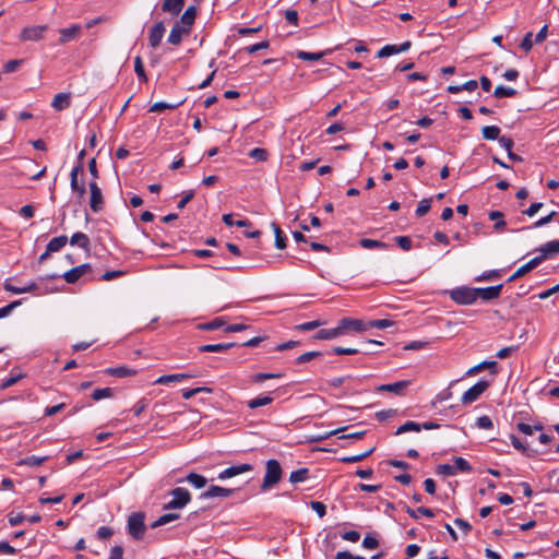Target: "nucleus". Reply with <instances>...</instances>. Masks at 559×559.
I'll list each match as a JSON object with an SVG mask.
<instances>
[{"label": "nucleus", "mask_w": 559, "mask_h": 559, "mask_svg": "<svg viewBox=\"0 0 559 559\" xmlns=\"http://www.w3.org/2000/svg\"><path fill=\"white\" fill-rule=\"evenodd\" d=\"M282 377H283L282 373L259 372V373H255V374H253L251 377V381L255 382V383H260V382H263L265 380L278 379V378H282Z\"/></svg>", "instance_id": "nucleus-41"}, {"label": "nucleus", "mask_w": 559, "mask_h": 559, "mask_svg": "<svg viewBox=\"0 0 559 559\" xmlns=\"http://www.w3.org/2000/svg\"><path fill=\"white\" fill-rule=\"evenodd\" d=\"M70 245L78 246L87 252L91 250L90 238L87 237V235L81 231H78L72 235V237L70 238Z\"/></svg>", "instance_id": "nucleus-21"}, {"label": "nucleus", "mask_w": 559, "mask_h": 559, "mask_svg": "<svg viewBox=\"0 0 559 559\" xmlns=\"http://www.w3.org/2000/svg\"><path fill=\"white\" fill-rule=\"evenodd\" d=\"M249 156L255 160L264 162L267 159L269 153L265 148L254 147L249 152Z\"/></svg>", "instance_id": "nucleus-47"}, {"label": "nucleus", "mask_w": 559, "mask_h": 559, "mask_svg": "<svg viewBox=\"0 0 559 559\" xmlns=\"http://www.w3.org/2000/svg\"><path fill=\"white\" fill-rule=\"evenodd\" d=\"M164 33L165 25L163 22H157L152 26L148 34V43L152 48H156L160 44Z\"/></svg>", "instance_id": "nucleus-15"}, {"label": "nucleus", "mask_w": 559, "mask_h": 559, "mask_svg": "<svg viewBox=\"0 0 559 559\" xmlns=\"http://www.w3.org/2000/svg\"><path fill=\"white\" fill-rule=\"evenodd\" d=\"M71 95L69 93H58L55 95L51 106L57 110H63L70 106Z\"/></svg>", "instance_id": "nucleus-22"}, {"label": "nucleus", "mask_w": 559, "mask_h": 559, "mask_svg": "<svg viewBox=\"0 0 559 559\" xmlns=\"http://www.w3.org/2000/svg\"><path fill=\"white\" fill-rule=\"evenodd\" d=\"M179 518H180L179 513H166V514H163L156 521H154L151 524V527L152 528H156V527L166 525V524H168V523H170L173 521L178 520Z\"/></svg>", "instance_id": "nucleus-31"}, {"label": "nucleus", "mask_w": 559, "mask_h": 559, "mask_svg": "<svg viewBox=\"0 0 559 559\" xmlns=\"http://www.w3.org/2000/svg\"><path fill=\"white\" fill-rule=\"evenodd\" d=\"M338 328L342 335L346 331L364 332L368 330L367 322L359 319L343 318L338 321Z\"/></svg>", "instance_id": "nucleus-7"}, {"label": "nucleus", "mask_w": 559, "mask_h": 559, "mask_svg": "<svg viewBox=\"0 0 559 559\" xmlns=\"http://www.w3.org/2000/svg\"><path fill=\"white\" fill-rule=\"evenodd\" d=\"M437 474L442 475V476H454L455 467L450 464H440L437 467Z\"/></svg>", "instance_id": "nucleus-59"}, {"label": "nucleus", "mask_w": 559, "mask_h": 559, "mask_svg": "<svg viewBox=\"0 0 559 559\" xmlns=\"http://www.w3.org/2000/svg\"><path fill=\"white\" fill-rule=\"evenodd\" d=\"M310 507L320 518H323L326 513V507L321 501H311Z\"/></svg>", "instance_id": "nucleus-64"}, {"label": "nucleus", "mask_w": 559, "mask_h": 559, "mask_svg": "<svg viewBox=\"0 0 559 559\" xmlns=\"http://www.w3.org/2000/svg\"><path fill=\"white\" fill-rule=\"evenodd\" d=\"M484 369H488L489 372L491 374H497L498 373V364L497 361L495 360H485V361H481L480 364L472 367L467 372L466 374L468 376H473V374H476L478 373L479 371L484 370Z\"/></svg>", "instance_id": "nucleus-19"}, {"label": "nucleus", "mask_w": 559, "mask_h": 559, "mask_svg": "<svg viewBox=\"0 0 559 559\" xmlns=\"http://www.w3.org/2000/svg\"><path fill=\"white\" fill-rule=\"evenodd\" d=\"M134 71L139 78L140 81L142 82H146L147 81V76H146V73H145V70H144V66H143V61H142V58L140 56H136L134 58Z\"/></svg>", "instance_id": "nucleus-44"}, {"label": "nucleus", "mask_w": 559, "mask_h": 559, "mask_svg": "<svg viewBox=\"0 0 559 559\" xmlns=\"http://www.w3.org/2000/svg\"><path fill=\"white\" fill-rule=\"evenodd\" d=\"M488 216H489L490 221H496V223L493 225V228L496 230H501L506 226V222L502 219V217H503L502 212L491 211Z\"/></svg>", "instance_id": "nucleus-43"}, {"label": "nucleus", "mask_w": 559, "mask_h": 559, "mask_svg": "<svg viewBox=\"0 0 559 559\" xmlns=\"http://www.w3.org/2000/svg\"><path fill=\"white\" fill-rule=\"evenodd\" d=\"M190 31L187 29V27L181 26L180 23H175L167 40L169 44L177 46L181 43L182 36L188 35Z\"/></svg>", "instance_id": "nucleus-17"}, {"label": "nucleus", "mask_w": 559, "mask_h": 559, "mask_svg": "<svg viewBox=\"0 0 559 559\" xmlns=\"http://www.w3.org/2000/svg\"><path fill=\"white\" fill-rule=\"evenodd\" d=\"M395 241L399 245V247L404 251H408L412 249L413 241L408 236H397L395 237Z\"/></svg>", "instance_id": "nucleus-56"}, {"label": "nucleus", "mask_w": 559, "mask_h": 559, "mask_svg": "<svg viewBox=\"0 0 559 559\" xmlns=\"http://www.w3.org/2000/svg\"><path fill=\"white\" fill-rule=\"evenodd\" d=\"M67 242L68 237L64 235L52 238L47 245L48 252H57L61 250L67 245Z\"/></svg>", "instance_id": "nucleus-30"}, {"label": "nucleus", "mask_w": 559, "mask_h": 559, "mask_svg": "<svg viewBox=\"0 0 559 559\" xmlns=\"http://www.w3.org/2000/svg\"><path fill=\"white\" fill-rule=\"evenodd\" d=\"M235 343H218V344H206L199 347V352L205 353V352H213V353H222L225 350H228L229 348L234 347Z\"/></svg>", "instance_id": "nucleus-26"}, {"label": "nucleus", "mask_w": 559, "mask_h": 559, "mask_svg": "<svg viewBox=\"0 0 559 559\" xmlns=\"http://www.w3.org/2000/svg\"><path fill=\"white\" fill-rule=\"evenodd\" d=\"M185 7V0H163L162 11L177 16Z\"/></svg>", "instance_id": "nucleus-18"}, {"label": "nucleus", "mask_w": 559, "mask_h": 559, "mask_svg": "<svg viewBox=\"0 0 559 559\" xmlns=\"http://www.w3.org/2000/svg\"><path fill=\"white\" fill-rule=\"evenodd\" d=\"M502 288H503V284L484 287V288H476L477 299L480 298L484 301H490V300L497 299L500 297Z\"/></svg>", "instance_id": "nucleus-13"}, {"label": "nucleus", "mask_w": 559, "mask_h": 559, "mask_svg": "<svg viewBox=\"0 0 559 559\" xmlns=\"http://www.w3.org/2000/svg\"><path fill=\"white\" fill-rule=\"evenodd\" d=\"M454 464L453 465L455 467V473L459 471V472H463V473H469L472 472V466L471 464L464 459V457H455L454 460Z\"/></svg>", "instance_id": "nucleus-45"}, {"label": "nucleus", "mask_w": 559, "mask_h": 559, "mask_svg": "<svg viewBox=\"0 0 559 559\" xmlns=\"http://www.w3.org/2000/svg\"><path fill=\"white\" fill-rule=\"evenodd\" d=\"M342 333L340 331L338 325L334 329H322L320 330L316 335L314 338L317 340H333L338 336H341Z\"/></svg>", "instance_id": "nucleus-29"}, {"label": "nucleus", "mask_w": 559, "mask_h": 559, "mask_svg": "<svg viewBox=\"0 0 559 559\" xmlns=\"http://www.w3.org/2000/svg\"><path fill=\"white\" fill-rule=\"evenodd\" d=\"M235 489L224 488L219 486H210L209 489L201 493V499H211V498H227L234 493Z\"/></svg>", "instance_id": "nucleus-14"}, {"label": "nucleus", "mask_w": 559, "mask_h": 559, "mask_svg": "<svg viewBox=\"0 0 559 559\" xmlns=\"http://www.w3.org/2000/svg\"><path fill=\"white\" fill-rule=\"evenodd\" d=\"M112 395H114V391L111 388H102V389L94 390V392L92 393V399L95 402H98L103 399L112 397Z\"/></svg>", "instance_id": "nucleus-40"}, {"label": "nucleus", "mask_w": 559, "mask_h": 559, "mask_svg": "<svg viewBox=\"0 0 559 559\" xmlns=\"http://www.w3.org/2000/svg\"><path fill=\"white\" fill-rule=\"evenodd\" d=\"M127 272L122 270L107 271L100 275V280L105 282L112 281L115 278L123 276Z\"/></svg>", "instance_id": "nucleus-60"}, {"label": "nucleus", "mask_w": 559, "mask_h": 559, "mask_svg": "<svg viewBox=\"0 0 559 559\" xmlns=\"http://www.w3.org/2000/svg\"><path fill=\"white\" fill-rule=\"evenodd\" d=\"M297 57L305 61H318L323 57V52L298 51Z\"/></svg>", "instance_id": "nucleus-50"}, {"label": "nucleus", "mask_w": 559, "mask_h": 559, "mask_svg": "<svg viewBox=\"0 0 559 559\" xmlns=\"http://www.w3.org/2000/svg\"><path fill=\"white\" fill-rule=\"evenodd\" d=\"M518 429L524 433V435H527V436H531L534 433L535 430H542L543 429V426L542 425H536V426H531L528 424H525V423H519L518 424Z\"/></svg>", "instance_id": "nucleus-54"}, {"label": "nucleus", "mask_w": 559, "mask_h": 559, "mask_svg": "<svg viewBox=\"0 0 559 559\" xmlns=\"http://www.w3.org/2000/svg\"><path fill=\"white\" fill-rule=\"evenodd\" d=\"M373 448L367 450L366 452H362L360 454H357V455H353V456H344L341 459V462L343 463H357V462H360L362 461L364 459H366L367 456H369L372 452H373Z\"/></svg>", "instance_id": "nucleus-46"}, {"label": "nucleus", "mask_w": 559, "mask_h": 559, "mask_svg": "<svg viewBox=\"0 0 559 559\" xmlns=\"http://www.w3.org/2000/svg\"><path fill=\"white\" fill-rule=\"evenodd\" d=\"M409 384L411 381L402 380L394 383L381 384L377 390L380 392H392L396 395H403Z\"/></svg>", "instance_id": "nucleus-16"}, {"label": "nucleus", "mask_w": 559, "mask_h": 559, "mask_svg": "<svg viewBox=\"0 0 559 559\" xmlns=\"http://www.w3.org/2000/svg\"><path fill=\"white\" fill-rule=\"evenodd\" d=\"M20 305L21 300H14L9 305L0 308V319L8 317Z\"/></svg>", "instance_id": "nucleus-62"}, {"label": "nucleus", "mask_w": 559, "mask_h": 559, "mask_svg": "<svg viewBox=\"0 0 559 559\" xmlns=\"http://www.w3.org/2000/svg\"><path fill=\"white\" fill-rule=\"evenodd\" d=\"M47 25H32L24 27L19 36L21 41H38L44 38Z\"/></svg>", "instance_id": "nucleus-5"}, {"label": "nucleus", "mask_w": 559, "mask_h": 559, "mask_svg": "<svg viewBox=\"0 0 559 559\" xmlns=\"http://www.w3.org/2000/svg\"><path fill=\"white\" fill-rule=\"evenodd\" d=\"M224 324H225V322H224V320L222 318H216V319H214V320H212L210 322L201 324L200 328L202 330H205V331H213V330L219 329Z\"/></svg>", "instance_id": "nucleus-53"}, {"label": "nucleus", "mask_w": 559, "mask_h": 559, "mask_svg": "<svg viewBox=\"0 0 559 559\" xmlns=\"http://www.w3.org/2000/svg\"><path fill=\"white\" fill-rule=\"evenodd\" d=\"M431 207V199H423L419 201L418 206L416 209V215L418 217H423L426 215Z\"/></svg>", "instance_id": "nucleus-48"}, {"label": "nucleus", "mask_w": 559, "mask_h": 559, "mask_svg": "<svg viewBox=\"0 0 559 559\" xmlns=\"http://www.w3.org/2000/svg\"><path fill=\"white\" fill-rule=\"evenodd\" d=\"M407 514L413 519H418V514H421L427 518H433L435 513L431 509L426 507H419L417 510H413L411 508H406Z\"/></svg>", "instance_id": "nucleus-38"}, {"label": "nucleus", "mask_w": 559, "mask_h": 559, "mask_svg": "<svg viewBox=\"0 0 559 559\" xmlns=\"http://www.w3.org/2000/svg\"><path fill=\"white\" fill-rule=\"evenodd\" d=\"M22 378H24V374L23 373H17V374H13L11 373L10 377L5 378L1 384H0V389L1 390H5L12 385H14L19 380H21Z\"/></svg>", "instance_id": "nucleus-49"}, {"label": "nucleus", "mask_w": 559, "mask_h": 559, "mask_svg": "<svg viewBox=\"0 0 559 559\" xmlns=\"http://www.w3.org/2000/svg\"><path fill=\"white\" fill-rule=\"evenodd\" d=\"M92 272V265L88 263H84L81 265H78L66 273H63L62 277L64 281L69 284L76 283L82 276L88 274Z\"/></svg>", "instance_id": "nucleus-8"}, {"label": "nucleus", "mask_w": 559, "mask_h": 559, "mask_svg": "<svg viewBox=\"0 0 559 559\" xmlns=\"http://www.w3.org/2000/svg\"><path fill=\"white\" fill-rule=\"evenodd\" d=\"M368 329L370 328H377V329H386L393 325V322L388 319H379L367 322Z\"/></svg>", "instance_id": "nucleus-55"}, {"label": "nucleus", "mask_w": 559, "mask_h": 559, "mask_svg": "<svg viewBox=\"0 0 559 559\" xmlns=\"http://www.w3.org/2000/svg\"><path fill=\"white\" fill-rule=\"evenodd\" d=\"M271 227L275 235V247L280 250L285 249L286 248V236L284 235V233L282 231L280 226L275 222L271 223Z\"/></svg>", "instance_id": "nucleus-28"}, {"label": "nucleus", "mask_w": 559, "mask_h": 559, "mask_svg": "<svg viewBox=\"0 0 559 559\" xmlns=\"http://www.w3.org/2000/svg\"><path fill=\"white\" fill-rule=\"evenodd\" d=\"M273 402V397L270 395H260L255 399L248 401L247 405L251 409H255L261 406L269 405Z\"/></svg>", "instance_id": "nucleus-32"}, {"label": "nucleus", "mask_w": 559, "mask_h": 559, "mask_svg": "<svg viewBox=\"0 0 559 559\" xmlns=\"http://www.w3.org/2000/svg\"><path fill=\"white\" fill-rule=\"evenodd\" d=\"M534 43H535V40L533 41V33L528 32L525 34L524 38L522 39L520 47L524 51L528 52L533 48Z\"/></svg>", "instance_id": "nucleus-61"}, {"label": "nucleus", "mask_w": 559, "mask_h": 559, "mask_svg": "<svg viewBox=\"0 0 559 559\" xmlns=\"http://www.w3.org/2000/svg\"><path fill=\"white\" fill-rule=\"evenodd\" d=\"M411 41L406 40L401 45H385L378 52V58H385L401 52H405L411 48Z\"/></svg>", "instance_id": "nucleus-12"}, {"label": "nucleus", "mask_w": 559, "mask_h": 559, "mask_svg": "<svg viewBox=\"0 0 559 559\" xmlns=\"http://www.w3.org/2000/svg\"><path fill=\"white\" fill-rule=\"evenodd\" d=\"M197 16V8L194 5H190L180 16V20L177 23H180L181 26L187 27V29L191 31V27L194 23Z\"/></svg>", "instance_id": "nucleus-20"}, {"label": "nucleus", "mask_w": 559, "mask_h": 559, "mask_svg": "<svg viewBox=\"0 0 559 559\" xmlns=\"http://www.w3.org/2000/svg\"><path fill=\"white\" fill-rule=\"evenodd\" d=\"M489 388V382L486 380H479L462 395L463 404H471L479 399V396Z\"/></svg>", "instance_id": "nucleus-6"}, {"label": "nucleus", "mask_w": 559, "mask_h": 559, "mask_svg": "<svg viewBox=\"0 0 559 559\" xmlns=\"http://www.w3.org/2000/svg\"><path fill=\"white\" fill-rule=\"evenodd\" d=\"M545 259H547V258L544 254V252H542L540 255H537V257L533 258L527 263H525L523 266L526 269L527 272H531L536 266H538Z\"/></svg>", "instance_id": "nucleus-57"}, {"label": "nucleus", "mask_w": 559, "mask_h": 559, "mask_svg": "<svg viewBox=\"0 0 559 559\" xmlns=\"http://www.w3.org/2000/svg\"><path fill=\"white\" fill-rule=\"evenodd\" d=\"M451 300L457 305H473L477 300L476 287L461 286L449 292Z\"/></svg>", "instance_id": "nucleus-2"}, {"label": "nucleus", "mask_w": 559, "mask_h": 559, "mask_svg": "<svg viewBox=\"0 0 559 559\" xmlns=\"http://www.w3.org/2000/svg\"><path fill=\"white\" fill-rule=\"evenodd\" d=\"M145 515L143 512H134L128 518V533L135 539L141 540L145 534Z\"/></svg>", "instance_id": "nucleus-3"}, {"label": "nucleus", "mask_w": 559, "mask_h": 559, "mask_svg": "<svg viewBox=\"0 0 559 559\" xmlns=\"http://www.w3.org/2000/svg\"><path fill=\"white\" fill-rule=\"evenodd\" d=\"M169 495L173 499L164 506L165 510L182 509L191 501L189 490L183 487L174 488Z\"/></svg>", "instance_id": "nucleus-4"}, {"label": "nucleus", "mask_w": 559, "mask_h": 559, "mask_svg": "<svg viewBox=\"0 0 559 559\" xmlns=\"http://www.w3.org/2000/svg\"><path fill=\"white\" fill-rule=\"evenodd\" d=\"M309 476V469L304 467L297 471H294L289 475V481L293 484L305 481Z\"/></svg>", "instance_id": "nucleus-37"}, {"label": "nucleus", "mask_w": 559, "mask_h": 559, "mask_svg": "<svg viewBox=\"0 0 559 559\" xmlns=\"http://www.w3.org/2000/svg\"><path fill=\"white\" fill-rule=\"evenodd\" d=\"M181 104H182V102H179L177 104H169V103H165V102H157V103H155V104H153L151 106L150 112H159V111L165 110V109H176Z\"/></svg>", "instance_id": "nucleus-42"}, {"label": "nucleus", "mask_w": 559, "mask_h": 559, "mask_svg": "<svg viewBox=\"0 0 559 559\" xmlns=\"http://www.w3.org/2000/svg\"><path fill=\"white\" fill-rule=\"evenodd\" d=\"M186 481H188L190 485H192L194 488L201 489L206 486L207 479L197 473H189L186 478ZM180 483L183 481V479L179 480Z\"/></svg>", "instance_id": "nucleus-27"}, {"label": "nucleus", "mask_w": 559, "mask_h": 559, "mask_svg": "<svg viewBox=\"0 0 559 559\" xmlns=\"http://www.w3.org/2000/svg\"><path fill=\"white\" fill-rule=\"evenodd\" d=\"M282 467L277 460L271 459L265 464V475L261 485L263 491L269 490L276 485L282 478Z\"/></svg>", "instance_id": "nucleus-1"}, {"label": "nucleus", "mask_w": 559, "mask_h": 559, "mask_svg": "<svg viewBox=\"0 0 559 559\" xmlns=\"http://www.w3.org/2000/svg\"><path fill=\"white\" fill-rule=\"evenodd\" d=\"M252 469H253V466L248 463L233 465V466H229V467L225 468L224 471H222L218 474L217 478L219 480H225V479L235 477L237 475H240L242 473L251 472Z\"/></svg>", "instance_id": "nucleus-10"}, {"label": "nucleus", "mask_w": 559, "mask_h": 559, "mask_svg": "<svg viewBox=\"0 0 559 559\" xmlns=\"http://www.w3.org/2000/svg\"><path fill=\"white\" fill-rule=\"evenodd\" d=\"M91 191L90 206L95 213L99 212L104 207L103 193L96 181L92 180L88 185Z\"/></svg>", "instance_id": "nucleus-9"}, {"label": "nucleus", "mask_w": 559, "mask_h": 559, "mask_svg": "<svg viewBox=\"0 0 559 559\" xmlns=\"http://www.w3.org/2000/svg\"><path fill=\"white\" fill-rule=\"evenodd\" d=\"M420 430H421L420 424H418L416 421L408 420L405 424L401 425L396 429L395 435H402V433H405L408 431L419 432Z\"/></svg>", "instance_id": "nucleus-36"}, {"label": "nucleus", "mask_w": 559, "mask_h": 559, "mask_svg": "<svg viewBox=\"0 0 559 559\" xmlns=\"http://www.w3.org/2000/svg\"><path fill=\"white\" fill-rule=\"evenodd\" d=\"M193 374L190 373H173V374H165L160 376L155 383L157 384H168L170 382H179L182 380L191 379L193 378Z\"/></svg>", "instance_id": "nucleus-24"}, {"label": "nucleus", "mask_w": 559, "mask_h": 559, "mask_svg": "<svg viewBox=\"0 0 559 559\" xmlns=\"http://www.w3.org/2000/svg\"><path fill=\"white\" fill-rule=\"evenodd\" d=\"M105 373L111 377L117 378H127L132 377L136 374V371L134 369L128 368L126 366L115 367V368H107L105 370Z\"/></svg>", "instance_id": "nucleus-23"}, {"label": "nucleus", "mask_w": 559, "mask_h": 559, "mask_svg": "<svg viewBox=\"0 0 559 559\" xmlns=\"http://www.w3.org/2000/svg\"><path fill=\"white\" fill-rule=\"evenodd\" d=\"M82 171H83L82 164L79 163L78 165H75L72 168L71 174H70V186H71V189H72L73 192H76L80 198H82L85 194V192H86L84 182H79V180H78V176Z\"/></svg>", "instance_id": "nucleus-11"}, {"label": "nucleus", "mask_w": 559, "mask_h": 559, "mask_svg": "<svg viewBox=\"0 0 559 559\" xmlns=\"http://www.w3.org/2000/svg\"><path fill=\"white\" fill-rule=\"evenodd\" d=\"M47 460L46 456L31 455L22 460V464L27 466H39Z\"/></svg>", "instance_id": "nucleus-52"}, {"label": "nucleus", "mask_w": 559, "mask_h": 559, "mask_svg": "<svg viewBox=\"0 0 559 559\" xmlns=\"http://www.w3.org/2000/svg\"><path fill=\"white\" fill-rule=\"evenodd\" d=\"M481 134L485 140H498L500 136V128L497 126H486L481 129Z\"/></svg>", "instance_id": "nucleus-34"}, {"label": "nucleus", "mask_w": 559, "mask_h": 559, "mask_svg": "<svg viewBox=\"0 0 559 559\" xmlns=\"http://www.w3.org/2000/svg\"><path fill=\"white\" fill-rule=\"evenodd\" d=\"M476 425L480 429H491L493 427L491 418L487 415L478 417Z\"/></svg>", "instance_id": "nucleus-63"}, {"label": "nucleus", "mask_w": 559, "mask_h": 559, "mask_svg": "<svg viewBox=\"0 0 559 559\" xmlns=\"http://www.w3.org/2000/svg\"><path fill=\"white\" fill-rule=\"evenodd\" d=\"M545 259H547V258L544 254V252H542L540 255H537V257L533 258L527 263H525L523 266L526 269L527 272H531L536 266H538Z\"/></svg>", "instance_id": "nucleus-58"}, {"label": "nucleus", "mask_w": 559, "mask_h": 559, "mask_svg": "<svg viewBox=\"0 0 559 559\" xmlns=\"http://www.w3.org/2000/svg\"><path fill=\"white\" fill-rule=\"evenodd\" d=\"M81 31V26L79 24H74L71 27L68 28H61L60 29V43L64 44L68 43L76 37L79 32Z\"/></svg>", "instance_id": "nucleus-25"}, {"label": "nucleus", "mask_w": 559, "mask_h": 559, "mask_svg": "<svg viewBox=\"0 0 559 559\" xmlns=\"http://www.w3.org/2000/svg\"><path fill=\"white\" fill-rule=\"evenodd\" d=\"M516 94V91L512 87H507L503 85H498L495 88L493 96L496 98H502V97H513Z\"/></svg>", "instance_id": "nucleus-39"}, {"label": "nucleus", "mask_w": 559, "mask_h": 559, "mask_svg": "<svg viewBox=\"0 0 559 559\" xmlns=\"http://www.w3.org/2000/svg\"><path fill=\"white\" fill-rule=\"evenodd\" d=\"M359 245L365 249H386L389 247L385 242L369 238L360 239Z\"/></svg>", "instance_id": "nucleus-35"}, {"label": "nucleus", "mask_w": 559, "mask_h": 559, "mask_svg": "<svg viewBox=\"0 0 559 559\" xmlns=\"http://www.w3.org/2000/svg\"><path fill=\"white\" fill-rule=\"evenodd\" d=\"M501 276V271L500 270H491V271H487V272H484L481 273L480 275H478L475 281L476 282H485V281H490V280H493V278H498Z\"/></svg>", "instance_id": "nucleus-51"}, {"label": "nucleus", "mask_w": 559, "mask_h": 559, "mask_svg": "<svg viewBox=\"0 0 559 559\" xmlns=\"http://www.w3.org/2000/svg\"><path fill=\"white\" fill-rule=\"evenodd\" d=\"M540 252H544L546 258L559 253V240H551L546 242L539 248Z\"/></svg>", "instance_id": "nucleus-33"}]
</instances>
